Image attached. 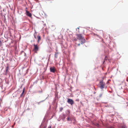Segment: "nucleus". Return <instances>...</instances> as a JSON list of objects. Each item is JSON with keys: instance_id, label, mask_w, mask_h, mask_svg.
Instances as JSON below:
<instances>
[{"instance_id": "obj_10", "label": "nucleus", "mask_w": 128, "mask_h": 128, "mask_svg": "<svg viewBox=\"0 0 128 128\" xmlns=\"http://www.w3.org/2000/svg\"><path fill=\"white\" fill-rule=\"evenodd\" d=\"M102 94H100L98 96V98L99 99H100V98H101L102 96Z\"/></svg>"}, {"instance_id": "obj_17", "label": "nucleus", "mask_w": 128, "mask_h": 128, "mask_svg": "<svg viewBox=\"0 0 128 128\" xmlns=\"http://www.w3.org/2000/svg\"><path fill=\"white\" fill-rule=\"evenodd\" d=\"M34 38H36V36H35L34 35Z\"/></svg>"}, {"instance_id": "obj_9", "label": "nucleus", "mask_w": 128, "mask_h": 128, "mask_svg": "<svg viewBox=\"0 0 128 128\" xmlns=\"http://www.w3.org/2000/svg\"><path fill=\"white\" fill-rule=\"evenodd\" d=\"M37 37L38 38V40L37 41V42H38V43H39L40 40L41 39V37H40V36H37Z\"/></svg>"}, {"instance_id": "obj_18", "label": "nucleus", "mask_w": 128, "mask_h": 128, "mask_svg": "<svg viewBox=\"0 0 128 128\" xmlns=\"http://www.w3.org/2000/svg\"><path fill=\"white\" fill-rule=\"evenodd\" d=\"M80 44H78V46H79L80 45Z\"/></svg>"}, {"instance_id": "obj_19", "label": "nucleus", "mask_w": 128, "mask_h": 128, "mask_svg": "<svg viewBox=\"0 0 128 128\" xmlns=\"http://www.w3.org/2000/svg\"><path fill=\"white\" fill-rule=\"evenodd\" d=\"M46 128V126H44V128Z\"/></svg>"}, {"instance_id": "obj_12", "label": "nucleus", "mask_w": 128, "mask_h": 128, "mask_svg": "<svg viewBox=\"0 0 128 128\" xmlns=\"http://www.w3.org/2000/svg\"><path fill=\"white\" fill-rule=\"evenodd\" d=\"M121 127L122 128H126L125 125L124 124Z\"/></svg>"}, {"instance_id": "obj_4", "label": "nucleus", "mask_w": 128, "mask_h": 128, "mask_svg": "<svg viewBox=\"0 0 128 128\" xmlns=\"http://www.w3.org/2000/svg\"><path fill=\"white\" fill-rule=\"evenodd\" d=\"M67 102L68 104H71V105L74 104V101L72 99H71L68 98Z\"/></svg>"}, {"instance_id": "obj_11", "label": "nucleus", "mask_w": 128, "mask_h": 128, "mask_svg": "<svg viewBox=\"0 0 128 128\" xmlns=\"http://www.w3.org/2000/svg\"><path fill=\"white\" fill-rule=\"evenodd\" d=\"M24 90H25V88H24L23 89L22 92L20 95V97H21L22 96V95L23 94L24 92Z\"/></svg>"}, {"instance_id": "obj_3", "label": "nucleus", "mask_w": 128, "mask_h": 128, "mask_svg": "<svg viewBox=\"0 0 128 128\" xmlns=\"http://www.w3.org/2000/svg\"><path fill=\"white\" fill-rule=\"evenodd\" d=\"M34 48H33V51L36 53H37L38 51V50L39 47L37 44H34Z\"/></svg>"}, {"instance_id": "obj_5", "label": "nucleus", "mask_w": 128, "mask_h": 128, "mask_svg": "<svg viewBox=\"0 0 128 128\" xmlns=\"http://www.w3.org/2000/svg\"><path fill=\"white\" fill-rule=\"evenodd\" d=\"M50 72L53 73H54L56 71V69L54 67H50Z\"/></svg>"}, {"instance_id": "obj_21", "label": "nucleus", "mask_w": 128, "mask_h": 128, "mask_svg": "<svg viewBox=\"0 0 128 128\" xmlns=\"http://www.w3.org/2000/svg\"><path fill=\"white\" fill-rule=\"evenodd\" d=\"M111 128H114V127H112Z\"/></svg>"}, {"instance_id": "obj_7", "label": "nucleus", "mask_w": 128, "mask_h": 128, "mask_svg": "<svg viewBox=\"0 0 128 128\" xmlns=\"http://www.w3.org/2000/svg\"><path fill=\"white\" fill-rule=\"evenodd\" d=\"M9 69V68L8 66H7L6 69V71L5 72V74L6 75H7L8 72V70Z\"/></svg>"}, {"instance_id": "obj_13", "label": "nucleus", "mask_w": 128, "mask_h": 128, "mask_svg": "<svg viewBox=\"0 0 128 128\" xmlns=\"http://www.w3.org/2000/svg\"><path fill=\"white\" fill-rule=\"evenodd\" d=\"M58 53H56L55 54V57L56 58H57L58 57Z\"/></svg>"}, {"instance_id": "obj_20", "label": "nucleus", "mask_w": 128, "mask_h": 128, "mask_svg": "<svg viewBox=\"0 0 128 128\" xmlns=\"http://www.w3.org/2000/svg\"><path fill=\"white\" fill-rule=\"evenodd\" d=\"M111 128H114V127H112Z\"/></svg>"}, {"instance_id": "obj_15", "label": "nucleus", "mask_w": 128, "mask_h": 128, "mask_svg": "<svg viewBox=\"0 0 128 128\" xmlns=\"http://www.w3.org/2000/svg\"><path fill=\"white\" fill-rule=\"evenodd\" d=\"M67 120L69 121L70 120V118H69L68 117L67 118Z\"/></svg>"}, {"instance_id": "obj_22", "label": "nucleus", "mask_w": 128, "mask_h": 128, "mask_svg": "<svg viewBox=\"0 0 128 128\" xmlns=\"http://www.w3.org/2000/svg\"><path fill=\"white\" fill-rule=\"evenodd\" d=\"M127 81L128 82V80H127Z\"/></svg>"}, {"instance_id": "obj_8", "label": "nucleus", "mask_w": 128, "mask_h": 128, "mask_svg": "<svg viewBox=\"0 0 128 128\" xmlns=\"http://www.w3.org/2000/svg\"><path fill=\"white\" fill-rule=\"evenodd\" d=\"M42 90L40 88H38L36 90V92L38 93H41L42 92Z\"/></svg>"}, {"instance_id": "obj_1", "label": "nucleus", "mask_w": 128, "mask_h": 128, "mask_svg": "<svg viewBox=\"0 0 128 128\" xmlns=\"http://www.w3.org/2000/svg\"><path fill=\"white\" fill-rule=\"evenodd\" d=\"M76 36L79 39L82 40L81 43V44H82L85 42V40L84 38L82 36L81 34H77Z\"/></svg>"}, {"instance_id": "obj_16", "label": "nucleus", "mask_w": 128, "mask_h": 128, "mask_svg": "<svg viewBox=\"0 0 128 128\" xmlns=\"http://www.w3.org/2000/svg\"><path fill=\"white\" fill-rule=\"evenodd\" d=\"M48 128H51V126H49L48 127Z\"/></svg>"}, {"instance_id": "obj_2", "label": "nucleus", "mask_w": 128, "mask_h": 128, "mask_svg": "<svg viewBox=\"0 0 128 128\" xmlns=\"http://www.w3.org/2000/svg\"><path fill=\"white\" fill-rule=\"evenodd\" d=\"M100 87L101 89L104 88L105 86V83L102 80L100 82Z\"/></svg>"}, {"instance_id": "obj_14", "label": "nucleus", "mask_w": 128, "mask_h": 128, "mask_svg": "<svg viewBox=\"0 0 128 128\" xmlns=\"http://www.w3.org/2000/svg\"><path fill=\"white\" fill-rule=\"evenodd\" d=\"M63 108L62 107H61L60 108V112H61L62 111V110H63Z\"/></svg>"}, {"instance_id": "obj_6", "label": "nucleus", "mask_w": 128, "mask_h": 128, "mask_svg": "<svg viewBox=\"0 0 128 128\" xmlns=\"http://www.w3.org/2000/svg\"><path fill=\"white\" fill-rule=\"evenodd\" d=\"M26 14L29 17H31L32 15L31 13H30L29 11L27 10H26Z\"/></svg>"}]
</instances>
